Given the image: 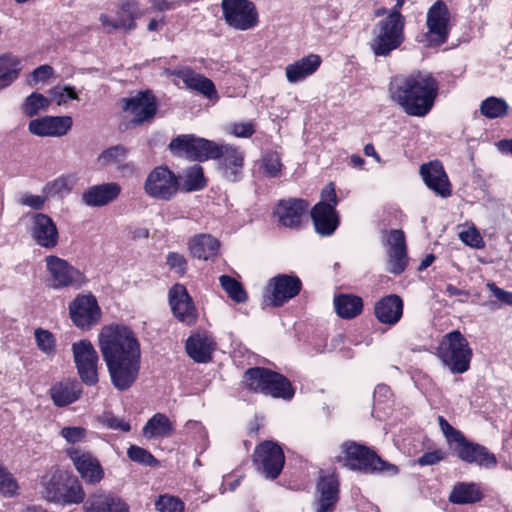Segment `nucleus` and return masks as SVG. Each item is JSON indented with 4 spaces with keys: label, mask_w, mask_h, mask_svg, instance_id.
Here are the masks:
<instances>
[{
    "label": "nucleus",
    "mask_w": 512,
    "mask_h": 512,
    "mask_svg": "<svg viewBox=\"0 0 512 512\" xmlns=\"http://www.w3.org/2000/svg\"><path fill=\"white\" fill-rule=\"evenodd\" d=\"M246 385L255 392L286 401L295 395V388L282 374L263 367L250 368L245 372Z\"/></svg>",
    "instance_id": "39448f33"
},
{
    "label": "nucleus",
    "mask_w": 512,
    "mask_h": 512,
    "mask_svg": "<svg viewBox=\"0 0 512 512\" xmlns=\"http://www.w3.org/2000/svg\"><path fill=\"white\" fill-rule=\"evenodd\" d=\"M61 489L62 492L60 494V499H58V504H79L85 498L83 487L76 479H69L65 477L63 487Z\"/></svg>",
    "instance_id": "79ce46f5"
},
{
    "label": "nucleus",
    "mask_w": 512,
    "mask_h": 512,
    "mask_svg": "<svg viewBox=\"0 0 512 512\" xmlns=\"http://www.w3.org/2000/svg\"><path fill=\"white\" fill-rule=\"evenodd\" d=\"M334 307L339 317L352 319L362 312L363 301L356 295L341 294L334 298Z\"/></svg>",
    "instance_id": "4c0bfd02"
},
{
    "label": "nucleus",
    "mask_w": 512,
    "mask_h": 512,
    "mask_svg": "<svg viewBox=\"0 0 512 512\" xmlns=\"http://www.w3.org/2000/svg\"><path fill=\"white\" fill-rule=\"evenodd\" d=\"M174 425L163 413L154 414L144 425L143 435L147 439H158L170 436Z\"/></svg>",
    "instance_id": "e433bc0d"
},
{
    "label": "nucleus",
    "mask_w": 512,
    "mask_h": 512,
    "mask_svg": "<svg viewBox=\"0 0 512 512\" xmlns=\"http://www.w3.org/2000/svg\"><path fill=\"white\" fill-rule=\"evenodd\" d=\"M486 287L502 304L512 306V292L506 291L492 282L487 283Z\"/></svg>",
    "instance_id": "338daca9"
},
{
    "label": "nucleus",
    "mask_w": 512,
    "mask_h": 512,
    "mask_svg": "<svg viewBox=\"0 0 512 512\" xmlns=\"http://www.w3.org/2000/svg\"><path fill=\"white\" fill-rule=\"evenodd\" d=\"M164 73L166 75L180 78L188 89L197 91L214 103L219 100V96L213 81L202 74L196 73L189 67H182L173 70L165 69Z\"/></svg>",
    "instance_id": "412c9836"
},
{
    "label": "nucleus",
    "mask_w": 512,
    "mask_h": 512,
    "mask_svg": "<svg viewBox=\"0 0 512 512\" xmlns=\"http://www.w3.org/2000/svg\"><path fill=\"white\" fill-rule=\"evenodd\" d=\"M220 247L219 241L210 234H198L188 241L191 255L201 260L215 257Z\"/></svg>",
    "instance_id": "c9c22d12"
},
{
    "label": "nucleus",
    "mask_w": 512,
    "mask_h": 512,
    "mask_svg": "<svg viewBox=\"0 0 512 512\" xmlns=\"http://www.w3.org/2000/svg\"><path fill=\"white\" fill-rule=\"evenodd\" d=\"M374 407L381 408L382 405L388 404L392 399L391 389L385 384H379L374 390Z\"/></svg>",
    "instance_id": "69168bd1"
},
{
    "label": "nucleus",
    "mask_w": 512,
    "mask_h": 512,
    "mask_svg": "<svg viewBox=\"0 0 512 512\" xmlns=\"http://www.w3.org/2000/svg\"><path fill=\"white\" fill-rule=\"evenodd\" d=\"M99 348L111 382L120 391L129 389L137 380L140 363V343L126 326L109 325L99 334Z\"/></svg>",
    "instance_id": "f257e3e1"
},
{
    "label": "nucleus",
    "mask_w": 512,
    "mask_h": 512,
    "mask_svg": "<svg viewBox=\"0 0 512 512\" xmlns=\"http://www.w3.org/2000/svg\"><path fill=\"white\" fill-rule=\"evenodd\" d=\"M462 461L475 463L485 468H492L497 461L494 454L484 446L468 441L464 435L451 447Z\"/></svg>",
    "instance_id": "4be33fe9"
},
{
    "label": "nucleus",
    "mask_w": 512,
    "mask_h": 512,
    "mask_svg": "<svg viewBox=\"0 0 512 512\" xmlns=\"http://www.w3.org/2000/svg\"><path fill=\"white\" fill-rule=\"evenodd\" d=\"M338 204L333 183L326 185L321 192V200L312 208L311 218L315 231L321 236H331L339 226L336 212Z\"/></svg>",
    "instance_id": "0eeeda50"
},
{
    "label": "nucleus",
    "mask_w": 512,
    "mask_h": 512,
    "mask_svg": "<svg viewBox=\"0 0 512 512\" xmlns=\"http://www.w3.org/2000/svg\"><path fill=\"white\" fill-rule=\"evenodd\" d=\"M420 174L426 186L437 195L446 198L452 193L451 184L439 161H432L420 167Z\"/></svg>",
    "instance_id": "a878e982"
},
{
    "label": "nucleus",
    "mask_w": 512,
    "mask_h": 512,
    "mask_svg": "<svg viewBox=\"0 0 512 512\" xmlns=\"http://www.w3.org/2000/svg\"><path fill=\"white\" fill-rule=\"evenodd\" d=\"M18 490V484L7 469L0 464V493L13 496Z\"/></svg>",
    "instance_id": "6e6d98bb"
},
{
    "label": "nucleus",
    "mask_w": 512,
    "mask_h": 512,
    "mask_svg": "<svg viewBox=\"0 0 512 512\" xmlns=\"http://www.w3.org/2000/svg\"><path fill=\"white\" fill-rule=\"evenodd\" d=\"M101 422L105 427L112 430H120L122 432H129L131 430L129 422L113 414H104L101 418Z\"/></svg>",
    "instance_id": "680f3d73"
},
{
    "label": "nucleus",
    "mask_w": 512,
    "mask_h": 512,
    "mask_svg": "<svg viewBox=\"0 0 512 512\" xmlns=\"http://www.w3.org/2000/svg\"><path fill=\"white\" fill-rule=\"evenodd\" d=\"M50 100L44 95L33 92L30 94L23 104V112L29 117L37 115L41 111H46L49 107Z\"/></svg>",
    "instance_id": "de8ad7c7"
},
{
    "label": "nucleus",
    "mask_w": 512,
    "mask_h": 512,
    "mask_svg": "<svg viewBox=\"0 0 512 512\" xmlns=\"http://www.w3.org/2000/svg\"><path fill=\"white\" fill-rule=\"evenodd\" d=\"M382 241L387 248L388 271L393 274H401L408 264L404 232L399 229L385 231Z\"/></svg>",
    "instance_id": "a211bd4d"
},
{
    "label": "nucleus",
    "mask_w": 512,
    "mask_h": 512,
    "mask_svg": "<svg viewBox=\"0 0 512 512\" xmlns=\"http://www.w3.org/2000/svg\"><path fill=\"white\" fill-rule=\"evenodd\" d=\"M128 149L122 145H116L104 150L98 157V161L103 165L118 164L125 160Z\"/></svg>",
    "instance_id": "864d4df0"
},
{
    "label": "nucleus",
    "mask_w": 512,
    "mask_h": 512,
    "mask_svg": "<svg viewBox=\"0 0 512 512\" xmlns=\"http://www.w3.org/2000/svg\"><path fill=\"white\" fill-rule=\"evenodd\" d=\"M34 337L38 349L48 358H52L56 354V339L54 335L46 329L37 328L34 331Z\"/></svg>",
    "instance_id": "49530a36"
},
{
    "label": "nucleus",
    "mask_w": 512,
    "mask_h": 512,
    "mask_svg": "<svg viewBox=\"0 0 512 512\" xmlns=\"http://www.w3.org/2000/svg\"><path fill=\"white\" fill-rule=\"evenodd\" d=\"M54 74V69L50 65H41L37 67L30 75L28 84L34 86L40 82H45Z\"/></svg>",
    "instance_id": "0e129e2a"
},
{
    "label": "nucleus",
    "mask_w": 512,
    "mask_h": 512,
    "mask_svg": "<svg viewBox=\"0 0 512 512\" xmlns=\"http://www.w3.org/2000/svg\"><path fill=\"white\" fill-rule=\"evenodd\" d=\"M169 304L173 315L180 322L192 325L196 322L198 313L187 289L182 284H175L169 290Z\"/></svg>",
    "instance_id": "aec40b11"
},
{
    "label": "nucleus",
    "mask_w": 512,
    "mask_h": 512,
    "mask_svg": "<svg viewBox=\"0 0 512 512\" xmlns=\"http://www.w3.org/2000/svg\"><path fill=\"white\" fill-rule=\"evenodd\" d=\"M215 342L211 335L207 333H196L191 335L186 341V351L188 355L198 363H206L211 359Z\"/></svg>",
    "instance_id": "72a5a7b5"
},
{
    "label": "nucleus",
    "mask_w": 512,
    "mask_h": 512,
    "mask_svg": "<svg viewBox=\"0 0 512 512\" xmlns=\"http://www.w3.org/2000/svg\"><path fill=\"white\" fill-rule=\"evenodd\" d=\"M221 9L225 23L239 31L253 29L258 24V12L250 0H222Z\"/></svg>",
    "instance_id": "9b49d317"
},
{
    "label": "nucleus",
    "mask_w": 512,
    "mask_h": 512,
    "mask_svg": "<svg viewBox=\"0 0 512 512\" xmlns=\"http://www.w3.org/2000/svg\"><path fill=\"white\" fill-rule=\"evenodd\" d=\"M405 18L403 15L388 13L373 27L372 39L369 42L371 51L376 57H387L404 42Z\"/></svg>",
    "instance_id": "20e7f679"
},
{
    "label": "nucleus",
    "mask_w": 512,
    "mask_h": 512,
    "mask_svg": "<svg viewBox=\"0 0 512 512\" xmlns=\"http://www.w3.org/2000/svg\"><path fill=\"white\" fill-rule=\"evenodd\" d=\"M48 272V285L53 289H79L87 283V278L67 260L49 255L45 258Z\"/></svg>",
    "instance_id": "9d476101"
},
{
    "label": "nucleus",
    "mask_w": 512,
    "mask_h": 512,
    "mask_svg": "<svg viewBox=\"0 0 512 512\" xmlns=\"http://www.w3.org/2000/svg\"><path fill=\"white\" fill-rule=\"evenodd\" d=\"M185 431L194 441L196 450L203 453L208 447V435L205 427L198 421L189 420L185 424Z\"/></svg>",
    "instance_id": "a18cd8bd"
},
{
    "label": "nucleus",
    "mask_w": 512,
    "mask_h": 512,
    "mask_svg": "<svg viewBox=\"0 0 512 512\" xmlns=\"http://www.w3.org/2000/svg\"><path fill=\"white\" fill-rule=\"evenodd\" d=\"M483 497L480 487L475 483H459L454 486L449 500L454 504H473Z\"/></svg>",
    "instance_id": "ea45409f"
},
{
    "label": "nucleus",
    "mask_w": 512,
    "mask_h": 512,
    "mask_svg": "<svg viewBox=\"0 0 512 512\" xmlns=\"http://www.w3.org/2000/svg\"><path fill=\"white\" fill-rule=\"evenodd\" d=\"M219 281L222 288L233 301L243 303L247 300V294L238 281L228 275L220 276Z\"/></svg>",
    "instance_id": "09e8293b"
},
{
    "label": "nucleus",
    "mask_w": 512,
    "mask_h": 512,
    "mask_svg": "<svg viewBox=\"0 0 512 512\" xmlns=\"http://www.w3.org/2000/svg\"><path fill=\"white\" fill-rule=\"evenodd\" d=\"M66 453L85 483L95 485L104 478V469L91 452L72 447Z\"/></svg>",
    "instance_id": "6ab92c4d"
},
{
    "label": "nucleus",
    "mask_w": 512,
    "mask_h": 512,
    "mask_svg": "<svg viewBox=\"0 0 512 512\" xmlns=\"http://www.w3.org/2000/svg\"><path fill=\"white\" fill-rule=\"evenodd\" d=\"M82 394L81 384L76 380H63L54 383L49 389V395L53 404L57 407H65L76 402Z\"/></svg>",
    "instance_id": "473e14b6"
},
{
    "label": "nucleus",
    "mask_w": 512,
    "mask_h": 512,
    "mask_svg": "<svg viewBox=\"0 0 512 512\" xmlns=\"http://www.w3.org/2000/svg\"><path fill=\"white\" fill-rule=\"evenodd\" d=\"M261 167L266 175L270 177H278L282 169L279 154L274 151L265 152L261 159Z\"/></svg>",
    "instance_id": "603ef678"
},
{
    "label": "nucleus",
    "mask_w": 512,
    "mask_h": 512,
    "mask_svg": "<svg viewBox=\"0 0 512 512\" xmlns=\"http://www.w3.org/2000/svg\"><path fill=\"white\" fill-rule=\"evenodd\" d=\"M85 512H129V510L120 498L111 494L96 493L87 500Z\"/></svg>",
    "instance_id": "f704fd0d"
},
{
    "label": "nucleus",
    "mask_w": 512,
    "mask_h": 512,
    "mask_svg": "<svg viewBox=\"0 0 512 512\" xmlns=\"http://www.w3.org/2000/svg\"><path fill=\"white\" fill-rule=\"evenodd\" d=\"M451 15L445 2L438 0L431 5L426 14L427 31L420 42L426 47H438L444 44L451 30Z\"/></svg>",
    "instance_id": "6e6552de"
},
{
    "label": "nucleus",
    "mask_w": 512,
    "mask_h": 512,
    "mask_svg": "<svg viewBox=\"0 0 512 512\" xmlns=\"http://www.w3.org/2000/svg\"><path fill=\"white\" fill-rule=\"evenodd\" d=\"M169 149L174 155L196 161L215 159L221 154V147L215 142L193 134L177 136L170 142Z\"/></svg>",
    "instance_id": "1a4fd4ad"
},
{
    "label": "nucleus",
    "mask_w": 512,
    "mask_h": 512,
    "mask_svg": "<svg viewBox=\"0 0 512 512\" xmlns=\"http://www.w3.org/2000/svg\"><path fill=\"white\" fill-rule=\"evenodd\" d=\"M122 102L123 109L134 116V124L148 121L156 114V99L150 91H141L133 97L123 99Z\"/></svg>",
    "instance_id": "b1692460"
},
{
    "label": "nucleus",
    "mask_w": 512,
    "mask_h": 512,
    "mask_svg": "<svg viewBox=\"0 0 512 512\" xmlns=\"http://www.w3.org/2000/svg\"><path fill=\"white\" fill-rule=\"evenodd\" d=\"M389 95L410 116L424 117L433 108L439 92V82L429 71L417 70L398 75L389 83Z\"/></svg>",
    "instance_id": "f03ea898"
},
{
    "label": "nucleus",
    "mask_w": 512,
    "mask_h": 512,
    "mask_svg": "<svg viewBox=\"0 0 512 512\" xmlns=\"http://www.w3.org/2000/svg\"><path fill=\"white\" fill-rule=\"evenodd\" d=\"M308 203L302 199L282 200L275 208L274 215L285 227L298 228L308 210Z\"/></svg>",
    "instance_id": "cd10ccee"
},
{
    "label": "nucleus",
    "mask_w": 512,
    "mask_h": 512,
    "mask_svg": "<svg viewBox=\"0 0 512 512\" xmlns=\"http://www.w3.org/2000/svg\"><path fill=\"white\" fill-rule=\"evenodd\" d=\"M322 63L317 54H308L285 67V77L288 83L298 84L316 73Z\"/></svg>",
    "instance_id": "7c9ffc66"
},
{
    "label": "nucleus",
    "mask_w": 512,
    "mask_h": 512,
    "mask_svg": "<svg viewBox=\"0 0 512 512\" xmlns=\"http://www.w3.org/2000/svg\"><path fill=\"white\" fill-rule=\"evenodd\" d=\"M72 124L70 116H44L31 120L28 130L39 137H60L67 134Z\"/></svg>",
    "instance_id": "393cba45"
},
{
    "label": "nucleus",
    "mask_w": 512,
    "mask_h": 512,
    "mask_svg": "<svg viewBox=\"0 0 512 512\" xmlns=\"http://www.w3.org/2000/svg\"><path fill=\"white\" fill-rule=\"evenodd\" d=\"M142 15L136 0H122L114 18L101 14L99 21L107 33L114 30L131 31L136 28L135 20Z\"/></svg>",
    "instance_id": "f3484780"
},
{
    "label": "nucleus",
    "mask_w": 512,
    "mask_h": 512,
    "mask_svg": "<svg viewBox=\"0 0 512 512\" xmlns=\"http://www.w3.org/2000/svg\"><path fill=\"white\" fill-rule=\"evenodd\" d=\"M60 435L69 444H78L85 440L87 430L81 426H66L60 430Z\"/></svg>",
    "instance_id": "4d7b16f0"
},
{
    "label": "nucleus",
    "mask_w": 512,
    "mask_h": 512,
    "mask_svg": "<svg viewBox=\"0 0 512 512\" xmlns=\"http://www.w3.org/2000/svg\"><path fill=\"white\" fill-rule=\"evenodd\" d=\"M166 263L171 271L184 275L187 271L188 263L184 255L178 252H169L166 256Z\"/></svg>",
    "instance_id": "bf43d9fd"
},
{
    "label": "nucleus",
    "mask_w": 512,
    "mask_h": 512,
    "mask_svg": "<svg viewBox=\"0 0 512 512\" xmlns=\"http://www.w3.org/2000/svg\"><path fill=\"white\" fill-rule=\"evenodd\" d=\"M72 322L82 330H89L101 319V309L92 294L78 295L69 305Z\"/></svg>",
    "instance_id": "dca6fc26"
},
{
    "label": "nucleus",
    "mask_w": 512,
    "mask_h": 512,
    "mask_svg": "<svg viewBox=\"0 0 512 512\" xmlns=\"http://www.w3.org/2000/svg\"><path fill=\"white\" fill-rule=\"evenodd\" d=\"M339 460L351 470L365 474L395 476L399 468L383 460L370 448L356 442H345L341 446Z\"/></svg>",
    "instance_id": "7ed1b4c3"
},
{
    "label": "nucleus",
    "mask_w": 512,
    "mask_h": 512,
    "mask_svg": "<svg viewBox=\"0 0 512 512\" xmlns=\"http://www.w3.org/2000/svg\"><path fill=\"white\" fill-rule=\"evenodd\" d=\"M436 355L452 374H462L470 367L472 350L462 333L454 330L443 336Z\"/></svg>",
    "instance_id": "423d86ee"
},
{
    "label": "nucleus",
    "mask_w": 512,
    "mask_h": 512,
    "mask_svg": "<svg viewBox=\"0 0 512 512\" xmlns=\"http://www.w3.org/2000/svg\"><path fill=\"white\" fill-rule=\"evenodd\" d=\"M21 62L17 56L3 54L0 56V90L9 87L19 76Z\"/></svg>",
    "instance_id": "58836bf2"
},
{
    "label": "nucleus",
    "mask_w": 512,
    "mask_h": 512,
    "mask_svg": "<svg viewBox=\"0 0 512 512\" xmlns=\"http://www.w3.org/2000/svg\"><path fill=\"white\" fill-rule=\"evenodd\" d=\"M73 359L83 383L93 386L98 382L99 357L92 343L83 339L72 344Z\"/></svg>",
    "instance_id": "4468645a"
},
{
    "label": "nucleus",
    "mask_w": 512,
    "mask_h": 512,
    "mask_svg": "<svg viewBox=\"0 0 512 512\" xmlns=\"http://www.w3.org/2000/svg\"><path fill=\"white\" fill-rule=\"evenodd\" d=\"M203 168L194 164L185 172L184 187L187 191H197L205 186Z\"/></svg>",
    "instance_id": "8fccbe9b"
},
{
    "label": "nucleus",
    "mask_w": 512,
    "mask_h": 512,
    "mask_svg": "<svg viewBox=\"0 0 512 512\" xmlns=\"http://www.w3.org/2000/svg\"><path fill=\"white\" fill-rule=\"evenodd\" d=\"M127 455L130 460L144 465H153L157 462L148 450L136 445H131L128 448Z\"/></svg>",
    "instance_id": "13d9d810"
},
{
    "label": "nucleus",
    "mask_w": 512,
    "mask_h": 512,
    "mask_svg": "<svg viewBox=\"0 0 512 512\" xmlns=\"http://www.w3.org/2000/svg\"><path fill=\"white\" fill-rule=\"evenodd\" d=\"M179 183L176 175L166 166L154 168L144 182V191L151 198L169 201L178 192Z\"/></svg>",
    "instance_id": "ddd939ff"
},
{
    "label": "nucleus",
    "mask_w": 512,
    "mask_h": 512,
    "mask_svg": "<svg viewBox=\"0 0 512 512\" xmlns=\"http://www.w3.org/2000/svg\"><path fill=\"white\" fill-rule=\"evenodd\" d=\"M77 183V177L74 174H64L48 182L43 192L48 197H64L68 195Z\"/></svg>",
    "instance_id": "a19ab883"
},
{
    "label": "nucleus",
    "mask_w": 512,
    "mask_h": 512,
    "mask_svg": "<svg viewBox=\"0 0 512 512\" xmlns=\"http://www.w3.org/2000/svg\"><path fill=\"white\" fill-rule=\"evenodd\" d=\"M155 507L159 512H184V504L176 497L161 495L155 502Z\"/></svg>",
    "instance_id": "5fc2aeb1"
},
{
    "label": "nucleus",
    "mask_w": 512,
    "mask_h": 512,
    "mask_svg": "<svg viewBox=\"0 0 512 512\" xmlns=\"http://www.w3.org/2000/svg\"><path fill=\"white\" fill-rule=\"evenodd\" d=\"M49 95L51 100L59 106L78 99L76 88L71 85H56L49 90Z\"/></svg>",
    "instance_id": "3c124183"
},
{
    "label": "nucleus",
    "mask_w": 512,
    "mask_h": 512,
    "mask_svg": "<svg viewBox=\"0 0 512 512\" xmlns=\"http://www.w3.org/2000/svg\"><path fill=\"white\" fill-rule=\"evenodd\" d=\"M509 110L508 103L503 98L490 96L480 104V113L488 119L503 118Z\"/></svg>",
    "instance_id": "c03bdc74"
},
{
    "label": "nucleus",
    "mask_w": 512,
    "mask_h": 512,
    "mask_svg": "<svg viewBox=\"0 0 512 512\" xmlns=\"http://www.w3.org/2000/svg\"><path fill=\"white\" fill-rule=\"evenodd\" d=\"M284 463V452L277 443L264 441L256 446L253 464L257 472L266 479H276L280 475Z\"/></svg>",
    "instance_id": "f8f14e48"
},
{
    "label": "nucleus",
    "mask_w": 512,
    "mask_h": 512,
    "mask_svg": "<svg viewBox=\"0 0 512 512\" xmlns=\"http://www.w3.org/2000/svg\"><path fill=\"white\" fill-rule=\"evenodd\" d=\"M302 288L295 275L279 274L271 278L266 286L265 298L274 307H280L297 296Z\"/></svg>",
    "instance_id": "2eb2a0df"
},
{
    "label": "nucleus",
    "mask_w": 512,
    "mask_h": 512,
    "mask_svg": "<svg viewBox=\"0 0 512 512\" xmlns=\"http://www.w3.org/2000/svg\"><path fill=\"white\" fill-rule=\"evenodd\" d=\"M219 169L222 176L230 181L237 182L242 178L244 154L238 148L230 145H220Z\"/></svg>",
    "instance_id": "bb28decb"
},
{
    "label": "nucleus",
    "mask_w": 512,
    "mask_h": 512,
    "mask_svg": "<svg viewBox=\"0 0 512 512\" xmlns=\"http://www.w3.org/2000/svg\"><path fill=\"white\" fill-rule=\"evenodd\" d=\"M460 239L466 245L473 248H480L483 244V239L475 229H468L460 233Z\"/></svg>",
    "instance_id": "774afa93"
},
{
    "label": "nucleus",
    "mask_w": 512,
    "mask_h": 512,
    "mask_svg": "<svg viewBox=\"0 0 512 512\" xmlns=\"http://www.w3.org/2000/svg\"><path fill=\"white\" fill-rule=\"evenodd\" d=\"M438 422L448 445L451 448L463 436V434L453 428L443 416L438 417Z\"/></svg>",
    "instance_id": "e2e57ef3"
},
{
    "label": "nucleus",
    "mask_w": 512,
    "mask_h": 512,
    "mask_svg": "<svg viewBox=\"0 0 512 512\" xmlns=\"http://www.w3.org/2000/svg\"><path fill=\"white\" fill-rule=\"evenodd\" d=\"M31 235L35 242L44 248H54L58 243V229L54 221L42 213L33 216Z\"/></svg>",
    "instance_id": "c756f323"
},
{
    "label": "nucleus",
    "mask_w": 512,
    "mask_h": 512,
    "mask_svg": "<svg viewBox=\"0 0 512 512\" xmlns=\"http://www.w3.org/2000/svg\"><path fill=\"white\" fill-rule=\"evenodd\" d=\"M403 306V300L400 296L390 294L376 302L374 315L380 323L394 326L402 318Z\"/></svg>",
    "instance_id": "2f4dec72"
},
{
    "label": "nucleus",
    "mask_w": 512,
    "mask_h": 512,
    "mask_svg": "<svg viewBox=\"0 0 512 512\" xmlns=\"http://www.w3.org/2000/svg\"><path fill=\"white\" fill-rule=\"evenodd\" d=\"M65 477L58 472L46 475L42 479V496L50 502L57 503L60 499Z\"/></svg>",
    "instance_id": "37998d69"
},
{
    "label": "nucleus",
    "mask_w": 512,
    "mask_h": 512,
    "mask_svg": "<svg viewBox=\"0 0 512 512\" xmlns=\"http://www.w3.org/2000/svg\"><path fill=\"white\" fill-rule=\"evenodd\" d=\"M121 186L117 182H107L88 187L81 196L82 203L88 207H103L115 201Z\"/></svg>",
    "instance_id": "c85d7f7f"
},
{
    "label": "nucleus",
    "mask_w": 512,
    "mask_h": 512,
    "mask_svg": "<svg viewBox=\"0 0 512 512\" xmlns=\"http://www.w3.org/2000/svg\"><path fill=\"white\" fill-rule=\"evenodd\" d=\"M316 512H332L339 499V480L334 473L321 471L316 487Z\"/></svg>",
    "instance_id": "5701e85b"
},
{
    "label": "nucleus",
    "mask_w": 512,
    "mask_h": 512,
    "mask_svg": "<svg viewBox=\"0 0 512 512\" xmlns=\"http://www.w3.org/2000/svg\"><path fill=\"white\" fill-rule=\"evenodd\" d=\"M227 131L235 137L249 138L255 133V125L251 121L235 122L227 127Z\"/></svg>",
    "instance_id": "052dcab7"
}]
</instances>
